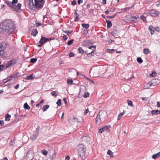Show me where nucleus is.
<instances>
[{
	"instance_id": "27",
	"label": "nucleus",
	"mask_w": 160,
	"mask_h": 160,
	"mask_svg": "<svg viewBox=\"0 0 160 160\" xmlns=\"http://www.w3.org/2000/svg\"><path fill=\"white\" fill-rule=\"evenodd\" d=\"M106 22L107 24V27L108 28H110L112 25L111 22L109 20H106Z\"/></svg>"
},
{
	"instance_id": "47",
	"label": "nucleus",
	"mask_w": 160,
	"mask_h": 160,
	"mask_svg": "<svg viewBox=\"0 0 160 160\" xmlns=\"http://www.w3.org/2000/svg\"><path fill=\"white\" fill-rule=\"evenodd\" d=\"M96 48V46L95 45H92L89 47L88 48L90 49L93 50L95 49Z\"/></svg>"
},
{
	"instance_id": "61",
	"label": "nucleus",
	"mask_w": 160,
	"mask_h": 160,
	"mask_svg": "<svg viewBox=\"0 0 160 160\" xmlns=\"http://www.w3.org/2000/svg\"><path fill=\"white\" fill-rule=\"evenodd\" d=\"M83 2V0H78V3L80 4L81 3H82Z\"/></svg>"
},
{
	"instance_id": "21",
	"label": "nucleus",
	"mask_w": 160,
	"mask_h": 160,
	"mask_svg": "<svg viewBox=\"0 0 160 160\" xmlns=\"http://www.w3.org/2000/svg\"><path fill=\"white\" fill-rule=\"evenodd\" d=\"M33 74H32L29 76H27L25 79L27 80H32L34 78V77H33Z\"/></svg>"
},
{
	"instance_id": "26",
	"label": "nucleus",
	"mask_w": 160,
	"mask_h": 160,
	"mask_svg": "<svg viewBox=\"0 0 160 160\" xmlns=\"http://www.w3.org/2000/svg\"><path fill=\"white\" fill-rule=\"evenodd\" d=\"M24 108L26 109L29 110L30 108V106L28 105L27 102L24 104Z\"/></svg>"
},
{
	"instance_id": "58",
	"label": "nucleus",
	"mask_w": 160,
	"mask_h": 160,
	"mask_svg": "<svg viewBox=\"0 0 160 160\" xmlns=\"http://www.w3.org/2000/svg\"><path fill=\"white\" fill-rule=\"evenodd\" d=\"M73 120L75 122H79L78 121V119L77 118H75L74 117L73 118Z\"/></svg>"
},
{
	"instance_id": "28",
	"label": "nucleus",
	"mask_w": 160,
	"mask_h": 160,
	"mask_svg": "<svg viewBox=\"0 0 160 160\" xmlns=\"http://www.w3.org/2000/svg\"><path fill=\"white\" fill-rule=\"evenodd\" d=\"M82 26L86 28V29H88L89 28V25L88 24H85V23H83V24H82Z\"/></svg>"
},
{
	"instance_id": "37",
	"label": "nucleus",
	"mask_w": 160,
	"mask_h": 160,
	"mask_svg": "<svg viewBox=\"0 0 160 160\" xmlns=\"http://www.w3.org/2000/svg\"><path fill=\"white\" fill-rule=\"evenodd\" d=\"M150 11H146L145 12L144 14L148 16H151V14H150Z\"/></svg>"
},
{
	"instance_id": "43",
	"label": "nucleus",
	"mask_w": 160,
	"mask_h": 160,
	"mask_svg": "<svg viewBox=\"0 0 160 160\" xmlns=\"http://www.w3.org/2000/svg\"><path fill=\"white\" fill-rule=\"evenodd\" d=\"M6 3L8 5H9V6L11 7V8H12V6H13V3H12V2H11L9 1H8L6 2Z\"/></svg>"
},
{
	"instance_id": "62",
	"label": "nucleus",
	"mask_w": 160,
	"mask_h": 160,
	"mask_svg": "<svg viewBox=\"0 0 160 160\" xmlns=\"http://www.w3.org/2000/svg\"><path fill=\"white\" fill-rule=\"evenodd\" d=\"M63 38L65 41H66L68 38V37L66 35H64L63 37Z\"/></svg>"
},
{
	"instance_id": "9",
	"label": "nucleus",
	"mask_w": 160,
	"mask_h": 160,
	"mask_svg": "<svg viewBox=\"0 0 160 160\" xmlns=\"http://www.w3.org/2000/svg\"><path fill=\"white\" fill-rule=\"evenodd\" d=\"M86 89L84 86H82L80 89L79 96L81 97L82 95L86 91Z\"/></svg>"
},
{
	"instance_id": "15",
	"label": "nucleus",
	"mask_w": 160,
	"mask_h": 160,
	"mask_svg": "<svg viewBox=\"0 0 160 160\" xmlns=\"http://www.w3.org/2000/svg\"><path fill=\"white\" fill-rule=\"evenodd\" d=\"M7 46V43L6 42H3L0 44V49L4 50Z\"/></svg>"
},
{
	"instance_id": "53",
	"label": "nucleus",
	"mask_w": 160,
	"mask_h": 160,
	"mask_svg": "<svg viewBox=\"0 0 160 160\" xmlns=\"http://www.w3.org/2000/svg\"><path fill=\"white\" fill-rule=\"evenodd\" d=\"M76 4V2L75 0H73L71 3V4L73 5H75Z\"/></svg>"
},
{
	"instance_id": "19",
	"label": "nucleus",
	"mask_w": 160,
	"mask_h": 160,
	"mask_svg": "<svg viewBox=\"0 0 160 160\" xmlns=\"http://www.w3.org/2000/svg\"><path fill=\"white\" fill-rule=\"evenodd\" d=\"M160 156V152L155 154H153L152 156V158L154 159H156L159 157Z\"/></svg>"
},
{
	"instance_id": "40",
	"label": "nucleus",
	"mask_w": 160,
	"mask_h": 160,
	"mask_svg": "<svg viewBox=\"0 0 160 160\" xmlns=\"http://www.w3.org/2000/svg\"><path fill=\"white\" fill-rule=\"evenodd\" d=\"M61 100L60 99H59L58 100L57 102L56 103L57 104L58 106H60L61 105Z\"/></svg>"
},
{
	"instance_id": "32",
	"label": "nucleus",
	"mask_w": 160,
	"mask_h": 160,
	"mask_svg": "<svg viewBox=\"0 0 160 160\" xmlns=\"http://www.w3.org/2000/svg\"><path fill=\"white\" fill-rule=\"evenodd\" d=\"M37 136L38 135L37 134H33L31 138L33 140H35L36 139Z\"/></svg>"
},
{
	"instance_id": "24",
	"label": "nucleus",
	"mask_w": 160,
	"mask_h": 160,
	"mask_svg": "<svg viewBox=\"0 0 160 160\" xmlns=\"http://www.w3.org/2000/svg\"><path fill=\"white\" fill-rule=\"evenodd\" d=\"M82 140L85 142H88L90 138L88 136L86 137H83L82 138Z\"/></svg>"
},
{
	"instance_id": "63",
	"label": "nucleus",
	"mask_w": 160,
	"mask_h": 160,
	"mask_svg": "<svg viewBox=\"0 0 160 160\" xmlns=\"http://www.w3.org/2000/svg\"><path fill=\"white\" fill-rule=\"evenodd\" d=\"M4 124V122L2 120V121H0V125H1V126H2Z\"/></svg>"
},
{
	"instance_id": "17",
	"label": "nucleus",
	"mask_w": 160,
	"mask_h": 160,
	"mask_svg": "<svg viewBox=\"0 0 160 160\" xmlns=\"http://www.w3.org/2000/svg\"><path fill=\"white\" fill-rule=\"evenodd\" d=\"M151 113L153 115H158L160 113V111L158 110H153L151 112Z\"/></svg>"
},
{
	"instance_id": "12",
	"label": "nucleus",
	"mask_w": 160,
	"mask_h": 160,
	"mask_svg": "<svg viewBox=\"0 0 160 160\" xmlns=\"http://www.w3.org/2000/svg\"><path fill=\"white\" fill-rule=\"evenodd\" d=\"M153 86L152 83V81L149 82H148L147 83L144 85L143 87L144 89H149L151 87V86Z\"/></svg>"
},
{
	"instance_id": "45",
	"label": "nucleus",
	"mask_w": 160,
	"mask_h": 160,
	"mask_svg": "<svg viewBox=\"0 0 160 160\" xmlns=\"http://www.w3.org/2000/svg\"><path fill=\"white\" fill-rule=\"evenodd\" d=\"M51 94L53 96H55V97H56L57 96V92L55 91H54L52 92H51Z\"/></svg>"
},
{
	"instance_id": "54",
	"label": "nucleus",
	"mask_w": 160,
	"mask_h": 160,
	"mask_svg": "<svg viewBox=\"0 0 160 160\" xmlns=\"http://www.w3.org/2000/svg\"><path fill=\"white\" fill-rule=\"evenodd\" d=\"M14 144V142L13 140H11L10 142H9V144L10 145L12 146Z\"/></svg>"
},
{
	"instance_id": "20",
	"label": "nucleus",
	"mask_w": 160,
	"mask_h": 160,
	"mask_svg": "<svg viewBox=\"0 0 160 160\" xmlns=\"http://www.w3.org/2000/svg\"><path fill=\"white\" fill-rule=\"evenodd\" d=\"M38 33V31L37 29H33L32 30L31 34L34 36H36Z\"/></svg>"
},
{
	"instance_id": "55",
	"label": "nucleus",
	"mask_w": 160,
	"mask_h": 160,
	"mask_svg": "<svg viewBox=\"0 0 160 160\" xmlns=\"http://www.w3.org/2000/svg\"><path fill=\"white\" fill-rule=\"evenodd\" d=\"M155 5L158 7L160 6V1L158 2H157L156 3Z\"/></svg>"
},
{
	"instance_id": "31",
	"label": "nucleus",
	"mask_w": 160,
	"mask_h": 160,
	"mask_svg": "<svg viewBox=\"0 0 160 160\" xmlns=\"http://www.w3.org/2000/svg\"><path fill=\"white\" fill-rule=\"evenodd\" d=\"M122 12V11H121V12H117L115 15H114L112 16H107V18L108 19L112 18H114L115 17V16H116V15L117 14H118V13H121Z\"/></svg>"
},
{
	"instance_id": "2",
	"label": "nucleus",
	"mask_w": 160,
	"mask_h": 160,
	"mask_svg": "<svg viewBox=\"0 0 160 160\" xmlns=\"http://www.w3.org/2000/svg\"><path fill=\"white\" fill-rule=\"evenodd\" d=\"M77 150L78 153L82 159L84 160L85 158V152L86 149L85 147L82 144H79L77 146Z\"/></svg>"
},
{
	"instance_id": "7",
	"label": "nucleus",
	"mask_w": 160,
	"mask_h": 160,
	"mask_svg": "<svg viewBox=\"0 0 160 160\" xmlns=\"http://www.w3.org/2000/svg\"><path fill=\"white\" fill-rule=\"evenodd\" d=\"M159 14V12L155 9H152L150 10V14L152 17H156L158 16Z\"/></svg>"
},
{
	"instance_id": "57",
	"label": "nucleus",
	"mask_w": 160,
	"mask_h": 160,
	"mask_svg": "<svg viewBox=\"0 0 160 160\" xmlns=\"http://www.w3.org/2000/svg\"><path fill=\"white\" fill-rule=\"evenodd\" d=\"M89 112V110L88 108L85 111L84 114V115H86L87 113Z\"/></svg>"
},
{
	"instance_id": "14",
	"label": "nucleus",
	"mask_w": 160,
	"mask_h": 160,
	"mask_svg": "<svg viewBox=\"0 0 160 160\" xmlns=\"http://www.w3.org/2000/svg\"><path fill=\"white\" fill-rule=\"evenodd\" d=\"M102 121H103L102 120V119L99 117L98 115H97V117L96 118V122L97 124H100Z\"/></svg>"
},
{
	"instance_id": "18",
	"label": "nucleus",
	"mask_w": 160,
	"mask_h": 160,
	"mask_svg": "<svg viewBox=\"0 0 160 160\" xmlns=\"http://www.w3.org/2000/svg\"><path fill=\"white\" fill-rule=\"evenodd\" d=\"M125 111L124 110L123 111V112H121L118 115V117L117 120H119L122 117L123 115L125 113Z\"/></svg>"
},
{
	"instance_id": "48",
	"label": "nucleus",
	"mask_w": 160,
	"mask_h": 160,
	"mask_svg": "<svg viewBox=\"0 0 160 160\" xmlns=\"http://www.w3.org/2000/svg\"><path fill=\"white\" fill-rule=\"evenodd\" d=\"M115 9H114L113 10H111L110 9H107L105 12V13L106 14H108L110 12H113L114 10Z\"/></svg>"
},
{
	"instance_id": "52",
	"label": "nucleus",
	"mask_w": 160,
	"mask_h": 160,
	"mask_svg": "<svg viewBox=\"0 0 160 160\" xmlns=\"http://www.w3.org/2000/svg\"><path fill=\"white\" fill-rule=\"evenodd\" d=\"M63 32H65V33L67 34L68 35H69L72 32V31H63Z\"/></svg>"
},
{
	"instance_id": "30",
	"label": "nucleus",
	"mask_w": 160,
	"mask_h": 160,
	"mask_svg": "<svg viewBox=\"0 0 160 160\" xmlns=\"http://www.w3.org/2000/svg\"><path fill=\"white\" fill-rule=\"evenodd\" d=\"M107 154H108L111 157H113V153L112 152L111 150H108L107 152Z\"/></svg>"
},
{
	"instance_id": "35",
	"label": "nucleus",
	"mask_w": 160,
	"mask_h": 160,
	"mask_svg": "<svg viewBox=\"0 0 160 160\" xmlns=\"http://www.w3.org/2000/svg\"><path fill=\"white\" fill-rule=\"evenodd\" d=\"M130 18H131L132 19V21H134L135 19H137V18L135 16L131 15L130 16Z\"/></svg>"
},
{
	"instance_id": "5",
	"label": "nucleus",
	"mask_w": 160,
	"mask_h": 160,
	"mask_svg": "<svg viewBox=\"0 0 160 160\" xmlns=\"http://www.w3.org/2000/svg\"><path fill=\"white\" fill-rule=\"evenodd\" d=\"M16 63V60L14 59H12L8 62L7 63H6L5 65H4V67H5V68H8L9 67L13 66Z\"/></svg>"
},
{
	"instance_id": "59",
	"label": "nucleus",
	"mask_w": 160,
	"mask_h": 160,
	"mask_svg": "<svg viewBox=\"0 0 160 160\" xmlns=\"http://www.w3.org/2000/svg\"><path fill=\"white\" fill-rule=\"evenodd\" d=\"M18 2V0H13L12 2V3L13 4L15 5V4H16Z\"/></svg>"
},
{
	"instance_id": "60",
	"label": "nucleus",
	"mask_w": 160,
	"mask_h": 160,
	"mask_svg": "<svg viewBox=\"0 0 160 160\" xmlns=\"http://www.w3.org/2000/svg\"><path fill=\"white\" fill-rule=\"evenodd\" d=\"M155 29L156 31L157 32H159L160 31V29L158 27H155Z\"/></svg>"
},
{
	"instance_id": "33",
	"label": "nucleus",
	"mask_w": 160,
	"mask_h": 160,
	"mask_svg": "<svg viewBox=\"0 0 160 160\" xmlns=\"http://www.w3.org/2000/svg\"><path fill=\"white\" fill-rule=\"evenodd\" d=\"M137 62L139 63H141L143 62V61L141 59V58L140 57H138L137 58Z\"/></svg>"
},
{
	"instance_id": "51",
	"label": "nucleus",
	"mask_w": 160,
	"mask_h": 160,
	"mask_svg": "<svg viewBox=\"0 0 160 160\" xmlns=\"http://www.w3.org/2000/svg\"><path fill=\"white\" fill-rule=\"evenodd\" d=\"M73 42V39H71L69 41H68V45H71L72 44Z\"/></svg>"
},
{
	"instance_id": "10",
	"label": "nucleus",
	"mask_w": 160,
	"mask_h": 160,
	"mask_svg": "<svg viewBox=\"0 0 160 160\" xmlns=\"http://www.w3.org/2000/svg\"><path fill=\"white\" fill-rule=\"evenodd\" d=\"M51 40V39L50 38H48L45 37H41V38L39 41V43H42L43 44Z\"/></svg>"
},
{
	"instance_id": "49",
	"label": "nucleus",
	"mask_w": 160,
	"mask_h": 160,
	"mask_svg": "<svg viewBox=\"0 0 160 160\" xmlns=\"http://www.w3.org/2000/svg\"><path fill=\"white\" fill-rule=\"evenodd\" d=\"M134 5L132 6L131 7H128L126 8H124L123 9L122 11H126L127 10H129L130 8H131L132 7H133Z\"/></svg>"
},
{
	"instance_id": "29",
	"label": "nucleus",
	"mask_w": 160,
	"mask_h": 160,
	"mask_svg": "<svg viewBox=\"0 0 160 160\" xmlns=\"http://www.w3.org/2000/svg\"><path fill=\"white\" fill-rule=\"evenodd\" d=\"M75 18L74 21H76L78 19L79 15L76 12L74 13Z\"/></svg>"
},
{
	"instance_id": "23",
	"label": "nucleus",
	"mask_w": 160,
	"mask_h": 160,
	"mask_svg": "<svg viewBox=\"0 0 160 160\" xmlns=\"http://www.w3.org/2000/svg\"><path fill=\"white\" fill-rule=\"evenodd\" d=\"M11 115L8 114H7L5 116V120L6 121H8L10 120L11 118Z\"/></svg>"
},
{
	"instance_id": "38",
	"label": "nucleus",
	"mask_w": 160,
	"mask_h": 160,
	"mask_svg": "<svg viewBox=\"0 0 160 160\" xmlns=\"http://www.w3.org/2000/svg\"><path fill=\"white\" fill-rule=\"evenodd\" d=\"M42 153L44 155H46L48 153V152L45 150H43L41 151Z\"/></svg>"
},
{
	"instance_id": "44",
	"label": "nucleus",
	"mask_w": 160,
	"mask_h": 160,
	"mask_svg": "<svg viewBox=\"0 0 160 160\" xmlns=\"http://www.w3.org/2000/svg\"><path fill=\"white\" fill-rule=\"evenodd\" d=\"M127 102L128 105L129 106H130L132 107L133 106V105L132 102L131 101L128 100L127 101Z\"/></svg>"
},
{
	"instance_id": "42",
	"label": "nucleus",
	"mask_w": 160,
	"mask_h": 160,
	"mask_svg": "<svg viewBox=\"0 0 160 160\" xmlns=\"http://www.w3.org/2000/svg\"><path fill=\"white\" fill-rule=\"evenodd\" d=\"M4 50L2 49H0V55L2 57L3 56Z\"/></svg>"
},
{
	"instance_id": "22",
	"label": "nucleus",
	"mask_w": 160,
	"mask_h": 160,
	"mask_svg": "<svg viewBox=\"0 0 160 160\" xmlns=\"http://www.w3.org/2000/svg\"><path fill=\"white\" fill-rule=\"evenodd\" d=\"M49 105H45L43 106L42 109L43 112L46 111L49 108Z\"/></svg>"
},
{
	"instance_id": "39",
	"label": "nucleus",
	"mask_w": 160,
	"mask_h": 160,
	"mask_svg": "<svg viewBox=\"0 0 160 160\" xmlns=\"http://www.w3.org/2000/svg\"><path fill=\"white\" fill-rule=\"evenodd\" d=\"M140 18L144 22H146V18L143 15L141 16Z\"/></svg>"
},
{
	"instance_id": "11",
	"label": "nucleus",
	"mask_w": 160,
	"mask_h": 160,
	"mask_svg": "<svg viewBox=\"0 0 160 160\" xmlns=\"http://www.w3.org/2000/svg\"><path fill=\"white\" fill-rule=\"evenodd\" d=\"M151 81L153 86L158 85L160 83V79H152Z\"/></svg>"
},
{
	"instance_id": "1",
	"label": "nucleus",
	"mask_w": 160,
	"mask_h": 160,
	"mask_svg": "<svg viewBox=\"0 0 160 160\" xmlns=\"http://www.w3.org/2000/svg\"><path fill=\"white\" fill-rule=\"evenodd\" d=\"M14 29V24L11 20H4L0 24V32L5 34L11 33Z\"/></svg>"
},
{
	"instance_id": "3",
	"label": "nucleus",
	"mask_w": 160,
	"mask_h": 160,
	"mask_svg": "<svg viewBox=\"0 0 160 160\" xmlns=\"http://www.w3.org/2000/svg\"><path fill=\"white\" fill-rule=\"evenodd\" d=\"M43 0H34V7L37 9L41 8L43 5Z\"/></svg>"
},
{
	"instance_id": "13",
	"label": "nucleus",
	"mask_w": 160,
	"mask_h": 160,
	"mask_svg": "<svg viewBox=\"0 0 160 160\" xmlns=\"http://www.w3.org/2000/svg\"><path fill=\"white\" fill-rule=\"evenodd\" d=\"M20 76V73L19 72H18L15 74H14L13 76H11L9 78V80H8V81H10L11 80H12L13 79H15L16 78H17L19 77Z\"/></svg>"
},
{
	"instance_id": "36",
	"label": "nucleus",
	"mask_w": 160,
	"mask_h": 160,
	"mask_svg": "<svg viewBox=\"0 0 160 160\" xmlns=\"http://www.w3.org/2000/svg\"><path fill=\"white\" fill-rule=\"evenodd\" d=\"M83 95V97L84 98H87L89 96V93L88 92H87V93L85 92Z\"/></svg>"
},
{
	"instance_id": "8",
	"label": "nucleus",
	"mask_w": 160,
	"mask_h": 160,
	"mask_svg": "<svg viewBox=\"0 0 160 160\" xmlns=\"http://www.w3.org/2000/svg\"><path fill=\"white\" fill-rule=\"evenodd\" d=\"M28 6L32 10H35V7L34 5L33 0H28Z\"/></svg>"
},
{
	"instance_id": "25",
	"label": "nucleus",
	"mask_w": 160,
	"mask_h": 160,
	"mask_svg": "<svg viewBox=\"0 0 160 160\" xmlns=\"http://www.w3.org/2000/svg\"><path fill=\"white\" fill-rule=\"evenodd\" d=\"M143 52L145 54H148L150 52L149 49L148 48H146L143 49Z\"/></svg>"
},
{
	"instance_id": "41",
	"label": "nucleus",
	"mask_w": 160,
	"mask_h": 160,
	"mask_svg": "<svg viewBox=\"0 0 160 160\" xmlns=\"http://www.w3.org/2000/svg\"><path fill=\"white\" fill-rule=\"evenodd\" d=\"M157 74L154 71H153L152 73L150 74V76L152 77H154L156 76Z\"/></svg>"
},
{
	"instance_id": "4",
	"label": "nucleus",
	"mask_w": 160,
	"mask_h": 160,
	"mask_svg": "<svg viewBox=\"0 0 160 160\" xmlns=\"http://www.w3.org/2000/svg\"><path fill=\"white\" fill-rule=\"evenodd\" d=\"M102 119V120L104 121L107 117V113L104 110L100 111L98 114Z\"/></svg>"
},
{
	"instance_id": "50",
	"label": "nucleus",
	"mask_w": 160,
	"mask_h": 160,
	"mask_svg": "<svg viewBox=\"0 0 160 160\" xmlns=\"http://www.w3.org/2000/svg\"><path fill=\"white\" fill-rule=\"evenodd\" d=\"M67 82L69 84H72L73 83V81L72 80L68 79L67 80Z\"/></svg>"
},
{
	"instance_id": "56",
	"label": "nucleus",
	"mask_w": 160,
	"mask_h": 160,
	"mask_svg": "<svg viewBox=\"0 0 160 160\" xmlns=\"http://www.w3.org/2000/svg\"><path fill=\"white\" fill-rule=\"evenodd\" d=\"M74 54L72 52H71L69 54V56L70 57H72L74 56Z\"/></svg>"
},
{
	"instance_id": "64",
	"label": "nucleus",
	"mask_w": 160,
	"mask_h": 160,
	"mask_svg": "<svg viewBox=\"0 0 160 160\" xmlns=\"http://www.w3.org/2000/svg\"><path fill=\"white\" fill-rule=\"evenodd\" d=\"M69 159H70V157L68 156H67L65 158V160H69Z\"/></svg>"
},
{
	"instance_id": "6",
	"label": "nucleus",
	"mask_w": 160,
	"mask_h": 160,
	"mask_svg": "<svg viewBox=\"0 0 160 160\" xmlns=\"http://www.w3.org/2000/svg\"><path fill=\"white\" fill-rule=\"evenodd\" d=\"M21 7V5L20 3H18L17 5L13 4L12 7L11 9L12 10L16 11L17 12L20 11V9Z\"/></svg>"
},
{
	"instance_id": "34",
	"label": "nucleus",
	"mask_w": 160,
	"mask_h": 160,
	"mask_svg": "<svg viewBox=\"0 0 160 160\" xmlns=\"http://www.w3.org/2000/svg\"><path fill=\"white\" fill-rule=\"evenodd\" d=\"M78 50L79 51L78 52L79 53L82 54L84 53V51L81 48H79L78 49Z\"/></svg>"
},
{
	"instance_id": "16",
	"label": "nucleus",
	"mask_w": 160,
	"mask_h": 160,
	"mask_svg": "<svg viewBox=\"0 0 160 160\" xmlns=\"http://www.w3.org/2000/svg\"><path fill=\"white\" fill-rule=\"evenodd\" d=\"M110 127L105 126L102 128V131L103 132H108L109 131Z\"/></svg>"
},
{
	"instance_id": "46",
	"label": "nucleus",
	"mask_w": 160,
	"mask_h": 160,
	"mask_svg": "<svg viewBox=\"0 0 160 160\" xmlns=\"http://www.w3.org/2000/svg\"><path fill=\"white\" fill-rule=\"evenodd\" d=\"M37 61L36 58H32L31 59L30 62L32 63H35Z\"/></svg>"
}]
</instances>
